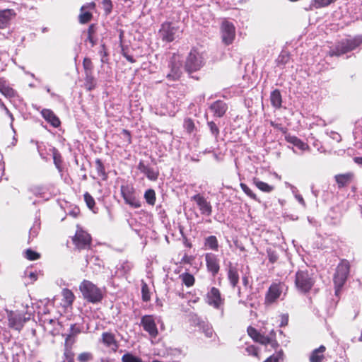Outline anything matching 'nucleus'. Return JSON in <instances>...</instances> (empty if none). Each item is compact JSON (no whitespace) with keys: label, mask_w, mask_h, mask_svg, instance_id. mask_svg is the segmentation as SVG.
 Returning <instances> with one entry per match:
<instances>
[{"label":"nucleus","mask_w":362,"mask_h":362,"mask_svg":"<svg viewBox=\"0 0 362 362\" xmlns=\"http://www.w3.org/2000/svg\"><path fill=\"white\" fill-rule=\"evenodd\" d=\"M184 127L188 133H192L195 128L193 120L189 118L185 119Z\"/></svg>","instance_id":"47"},{"label":"nucleus","mask_w":362,"mask_h":362,"mask_svg":"<svg viewBox=\"0 0 362 362\" xmlns=\"http://www.w3.org/2000/svg\"><path fill=\"white\" fill-rule=\"evenodd\" d=\"M84 69L88 71H90L93 68L92 62L89 58H85L83 62Z\"/></svg>","instance_id":"54"},{"label":"nucleus","mask_w":362,"mask_h":362,"mask_svg":"<svg viewBox=\"0 0 362 362\" xmlns=\"http://www.w3.org/2000/svg\"><path fill=\"white\" fill-rule=\"evenodd\" d=\"M42 117L49 122L52 127H59L61 122L59 119L57 117V115L54 113V112L49 109H43L41 111Z\"/></svg>","instance_id":"18"},{"label":"nucleus","mask_w":362,"mask_h":362,"mask_svg":"<svg viewBox=\"0 0 362 362\" xmlns=\"http://www.w3.org/2000/svg\"><path fill=\"white\" fill-rule=\"evenodd\" d=\"M180 279L187 287H191L194 284V277L192 274L185 272L180 275Z\"/></svg>","instance_id":"32"},{"label":"nucleus","mask_w":362,"mask_h":362,"mask_svg":"<svg viewBox=\"0 0 362 362\" xmlns=\"http://www.w3.org/2000/svg\"><path fill=\"white\" fill-rule=\"evenodd\" d=\"M30 191L35 195H41L44 193L45 188L41 185H35L30 188Z\"/></svg>","instance_id":"48"},{"label":"nucleus","mask_w":362,"mask_h":362,"mask_svg":"<svg viewBox=\"0 0 362 362\" xmlns=\"http://www.w3.org/2000/svg\"><path fill=\"white\" fill-rule=\"evenodd\" d=\"M315 281L308 271H298L296 274L295 284L298 291L306 293L314 285Z\"/></svg>","instance_id":"4"},{"label":"nucleus","mask_w":362,"mask_h":362,"mask_svg":"<svg viewBox=\"0 0 362 362\" xmlns=\"http://www.w3.org/2000/svg\"><path fill=\"white\" fill-rule=\"evenodd\" d=\"M327 134L329 136L330 138L337 142H339L341 140V135L337 132L331 131L329 133L327 132Z\"/></svg>","instance_id":"56"},{"label":"nucleus","mask_w":362,"mask_h":362,"mask_svg":"<svg viewBox=\"0 0 362 362\" xmlns=\"http://www.w3.org/2000/svg\"><path fill=\"white\" fill-rule=\"evenodd\" d=\"M242 190L251 199L257 201L258 199L255 193L247 187V185L245 183H240V185Z\"/></svg>","instance_id":"44"},{"label":"nucleus","mask_w":362,"mask_h":362,"mask_svg":"<svg viewBox=\"0 0 362 362\" xmlns=\"http://www.w3.org/2000/svg\"><path fill=\"white\" fill-rule=\"evenodd\" d=\"M8 327L13 329L20 332L25 322L28 320L25 315L18 311H7Z\"/></svg>","instance_id":"10"},{"label":"nucleus","mask_w":362,"mask_h":362,"mask_svg":"<svg viewBox=\"0 0 362 362\" xmlns=\"http://www.w3.org/2000/svg\"><path fill=\"white\" fill-rule=\"evenodd\" d=\"M73 241L78 249H87L90 245L91 237L87 232L80 229L76 231Z\"/></svg>","instance_id":"14"},{"label":"nucleus","mask_w":362,"mask_h":362,"mask_svg":"<svg viewBox=\"0 0 362 362\" xmlns=\"http://www.w3.org/2000/svg\"><path fill=\"white\" fill-rule=\"evenodd\" d=\"M191 199L196 202L201 214L209 216L212 214V206L211 203L201 194H196L191 197Z\"/></svg>","instance_id":"13"},{"label":"nucleus","mask_w":362,"mask_h":362,"mask_svg":"<svg viewBox=\"0 0 362 362\" xmlns=\"http://www.w3.org/2000/svg\"><path fill=\"white\" fill-rule=\"evenodd\" d=\"M205 261L208 272H210L213 276H215L220 269L219 259L217 255L211 252L206 253L205 255Z\"/></svg>","instance_id":"15"},{"label":"nucleus","mask_w":362,"mask_h":362,"mask_svg":"<svg viewBox=\"0 0 362 362\" xmlns=\"http://www.w3.org/2000/svg\"><path fill=\"white\" fill-rule=\"evenodd\" d=\"M286 139L288 142L293 144L295 146H296L297 148L302 151H305L309 148L307 144L304 143L296 136L290 135L286 136Z\"/></svg>","instance_id":"28"},{"label":"nucleus","mask_w":362,"mask_h":362,"mask_svg":"<svg viewBox=\"0 0 362 362\" xmlns=\"http://www.w3.org/2000/svg\"><path fill=\"white\" fill-rule=\"evenodd\" d=\"M28 277L30 279L31 281H35L37 279V274L35 272H30L28 274Z\"/></svg>","instance_id":"62"},{"label":"nucleus","mask_w":362,"mask_h":362,"mask_svg":"<svg viewBox=\"0 0 362 362\" xmlns=\"http://www.w3.org/2000/svg\"><path fill=\"white\" fill-rule=\"evenodd\" d=\"M140 325L148 333L151 338H156L158 334V330L153 315H144L141 319Z\"/></svg>","instance_id":"12"},{"label":"nucleus","mask_w":362,"mask_h":362,"mask_svg":"<svg viewBox=\"0 0 362 362\" xmlns=\"http://www.w3.org/2000/svg\"><path fill=\"white\" fill-rule=\"evenodd\" d=\"M325 351L326 347L324 345H321L319 348L314 349L310 355V362H322Z\"/></svg>","instance_id":"25"},{"label":"nucleus","mask_w":362,"mask_h":362,"mask_svg":"<svg viewBox=\"0 0 362 362\" xmlns=\"http://www.w3.org/2000/svg\"><path fill=\"white\" fill-rule=\"evenodd\" d=\"M80 14L78 16L79 22L82 24H85L88 23L91 18H92V13L86 10H81L80 11Z\"/></svg>","instance_id":"37"},{"label":"nucleus","mask_w":362,"mask_h":362,"mask_svg":"<svg viewBox=\"0 0 362 362\" xmlns=\"http://www.w3.org/2000/svg\"><path fill=\"white\" fill-rule=\"evenodd\" d=\"M220 30L223 43L226 45L232 44L235 37V27L233 23L227 20L223 21Z\"/></svg>","instance_id":"8"},{"label":"nucleus","mask_w":362,"mask_h":362,"mask_svg":"<svg viewBox=\"0 0 362 362\" xmlns=\"http://www.w3.org/2000/svg\"><path fill=\"white\" fill-rule=\"evenodd\" d=\"M83 197L87 206L90 209L93 210L95 204V199H93V197L88 192H86Z\"/></svg>","instance_id":"45"},{"label":"nucleus","mask_w":362,"mask_h":362,"mask_svg":"<svg viewBox=\"0 0 362 362\" xmlns=\"http://www.w3.org/2000/svg\"><path fill=\"white\" fill-rule=\"evenodd\" d=\"M95 168L99 176L103 177V180L107 179V175L105 173V167L100 159L95 160Z\"/></svg>","instance_id":"38"},{"label":"nucleus","mask_w":362,"mask_h":362,"mask_svg":"<svg viewBox=\"0 0 362 362\" xmlns=\"http://www.w3.org/2000/svg\"><path fill=\"white\" fill-rule=\"evenodd\" d=\"M103 8L106 14H109L112 8V4L110 0H103L102 1Z\"/></svg>","instance_id":"50"},{"label":"nucleus","mask_w":362,"mask_h":362,"mask_svg":"<svg viewBox=\"0 0 362 362\" xmlns=\"http://www.w3.org/2000/svg\"><path fill=\"white\" fill-rule=\"evenodd\" d=\"M15 15L16 13L12 9L0 10V29L6 28Z\"/></svg>","instance_id":"20"},{"label":"nucleus","mask_w":362,"mask_h":362,"mask_svg":"<svg viewBox=\"0 0 362 362\" xmlns=\"http://www.w3.org/2000/svg\"><path fill=\"white\" fill-rule=\"evenodd\" d=\"M92 29H93V25H90V28H88V36L87 37L86 41H88L91 44V46L93 47L95 44V42L92 36Z\"/></svg>","instance_id":"58"},{"label":"nucleus","mask_w":362,"mask_h":362,"mask_svg":"<svg viewBox=\"0 0 362 362\" xmlns=\"http://www.w3.org/2000/svg\"><path fill=\"white\" fill-rule=\"evenodd\" d=\"M4 110L5 111L6 114L11 118V122H13L14 118L12 113L8 110L7 107H6V109H4Z\"/></svg>","instance_id":"63"},{"label":"nucleus","mask_w":362,"mask_h":362,"mask_svg":"<svg viewBox=\"0 0 362 362\" xmlns=\"http://www.w3.org/2000/svg\"><path fill=\"white\" fill-rule=\"evenodd\" d=\"M284 360V354L281 350L277 351L276 354L272 355L264 362H282Z\"/></svg>","instance_id":"41"},{"label":"nucleus","mask_w":362,"mask_h":362,"mask_svg":"<svg viewBox=\"0 0 362 362\" xmlns=\"http://www.w3.org/2000/svg\"><path fill=\"white\" fill-rule=\"evenodd\" d=\"M120 191L127 204L134 209L141 207V202L135 196V189L132 185H122L120 187Z\"/></svg>","instance_id":"6"},{"label":"nucleus","mask_w":362,"mask_h":362,"mask_svg":"<svg viewBox=\"0 0 362 362\" xmlns=\"http://www.w3.org/2000/svg\"><path fill=\"white\" fill-rule=\"evenodd\" d=\"M354 160L356 163L362 165V157H355Z\"/></svg>","instance_id":"64"},{"label":"nucleus","mask_w":362,"mask_h":362,"mask_svg":"<svg viewBox=\"0 0 362 362\" xmlns=\"http://www.w3.org/2000/svg\"><path fill=\"white\" fill-rule=\"evenodd\" d=\"M207 125L210 129V132H211V134H212V136L215 139H217L219 135V132H220L219 129L217 127V125L212 121L208 122Z\"/></svg>","instance_id":"43"},{"label":"nucleus","mask_w":362,"mask_h":362,"mask_svg":"<svg viewBox=\"0 0 362 362\" xmlns=\"http://www.w3.org/2000/svg\"><path fill=\"white\" fill-rule=\"evenodd\" d=\"M64 358L63 362H74V354L71 351V350L66 349L64 354Z\"/></svg>","instance_id":"49"},{"label":"nucleus","mask_w":362,"mask_h":362,"mask_svg":"<svg viewBox=\"0 0 362 362\" xmlns=\"http://www.w3.org/2000/svg\"><path fill=\"white\" fill-rule=\"evenodd\" d=\"M79 289L85 299L91 303H98L103 298L101 290L91 281L83 280L79 286Z\"/></svg>","instance_id":"2"},{"label":"nucleus","mask_w":362,"mask_h":362,"mask_svg":"<svg viewBox=\"0 0 362 362\" xmlns=\"http://www.w3.org/2000/svg\"><path fill=\"white\" fill-rule=\"evenodd\" d=\"M169 72L166 74V78L170 81H175L180 78L182 74V64L178 55L174 54L168 64Z\"/></svg>","instance_id":"7"},{"label":"nucleus","mask_w":362,"mask_h":362,"mask_svg":"<svg viewBox=\"0 0 362 362\" xmlns=\"http://www.w3.org/2000/svg\"><path fill=\"white\" fill-rule=\"evenodd\" d=\"M296 199L298 201V202L303 205V206H305V202L303 198V197L300 194H295Z\"/></svg>","instance_id":"61"},{"label":"nucleus","mask_w":362,"mask_h":362,"mask_svg":"<svg viewBox=\"0 0 362 362\" xmlns=\"http://www.w3.org/2000/svg\"><path fill=\"white\" fill-rule=\"evenodd\" d=\"M282 293V286L280 284H273L270 286L265 297V303L270 305L279 299Z\"/></svg>","instance_id":"16"},{"label":"nucleus","mask_w":362,"mask_h":362,"mask_svg":"<svg viewBox=\"0 0 362 362\" xmlns=\"http://www.w3.org/2000/svg\"><path fill=\"white\" fill-rule=\"evenodd\" d=\"M197 326L199 327V329L202 331L206 337L211 338L214 334V329L210 324L206 322L201 320L199 318L196 317L194 320Z\"/></svg>","instance_id":"21"},{"label":"nucleus","mask_w":362,"mask_h":362,"mask_svg":"<svg viewBox=\"0 0 362 362\" xmlns=\"http://www.w3.org/2000/svg\"><path fill=\"white\" fill-rule=\"evenodd\" d=\"M204 64L203 54L196 49H192L189 52L185 63L187 71L191 73L199 70Z\"/></svg>","instance_id":"5"},{"label":"nucleus","mask_w":362,"mask_h":362,"mask_svg":"<svg viewBox=\"0 0 362 362\" xmlns=\"http://www.w3.org/2000/svg\"><path fill=\"white\" fill-rule=\"evenodd\" d=\"M132 268V264L129 261H124L117 267V270L122 274H127L130 272Z\"/></svg>","instance_id":"39"},{"label":"nucleus","mask_w":362,"mask_h":362,"mask_svg":"<svg viewBox=\"0 0 362 362\" xmlns=\"http://www.w3.org/2000/svg\"><path fill=\"white\" fill-rule=\"evenodd\" d=\"M62 293L66 304L67 305H71L73 303L75 298L73 292L69 289L64 288L63 289Z\"/></svg>","instance_id":"33"},{"label":"nucleus","mask_w":362,"mask_h":362,"mask_svg":"<svg viewBox=\"0 0 362 362\" xmlns=\"http://www.w3.org/2000/svg\"><path fill=\"white\" fill-rule=\"evenodd\" d=\"M122 134H124V136H125L126 139H127V141L128 142V144H130L131 143V135H130V133L128 130H126V129H123L122 130Z\"/></svg>","instance_id":"60"},{"label":"nucleus","mask_w":362,"mask_h":362,"mask_svg":"<svg viewBox=\"0 0 362 362\" xmlns=\"http://www.w3.org/2000/svg\"><path fill=\"white\" fill-rule=\"evenodd\" d=\"M99 54L101 57V62L105 63L107 61V52L105 49V45H101V50L99 52Z\"/></svg>","instance_id":"52"},{"label":"nucleus","mask_w":362,"mask_h":362,"mask_svg":"<svg viewBox=\"0 0 362 362\" xmlns=\"http://www.w3.org/2000/svg\"><path fill=\"white\" fill-rule=\"evenodd\" d=\"M0 92L7 98H12L16 95V91L3 81H0Z\"/></svg>","instance_id":"30"},{"label":"nucleus","mask_w":362,"mask_h":362,"mask_svg":"<svg viewBox=\"0 0 362 362\" xmlns=\"http://www.w3.org/2000/svg\"><path fill=\"white\" fill-rule=\"evenodd\" d=\"M209 109L214 116L222 117L228 110V105L224 101L218 100L213 103Z\"/></svg>","instance_id":"17"},{"label":"nucleus","mask_w":362,"mask_h":362,"mask_svg":"<svg viewBox=\"0 0 362 362\" xmlns=\"http://www.w3.org/2000/svg\"><path fill=\"white\" fill-rule=\"evenodd\" d=\"M95 4L94 2L88 3L83 6H81V10H86V11H91L95 8Z\"/></svg>","instance_id":"59"},{"label":"nucleus","mask_w":362,"mask_h":362,"mask_svg":"<svg viewBox=\"0 0 362 362\" xmlns=\"http://www.w3.org/2000/svg\"><path fill=\"white\" fill-rule=\"evenodd\" d=\"M270 101L272 105L276 108L279 109L282 104V98L280 91L278 89H275L272 91L270 94Z\"/></svg>","instance_id":"26"},{"label":"nucleus","mask_w":362,"mask_h":362,"mask_svg":"<svg viewBox=\"0 0 362 362\" xmlns=\"http://www.w3.org/2000/svg\"><path fill=\"white\" fill-rule=\"evenodd\" d=\"M141 296L142 300L144 302H148L151 298V295L149 292V288L146 283L142 281L141 284Z\"/></svg>","instance_id":"40"},{"label":"nucleus","mask_w":362,"mask_h":362,"mask_svg":"<svg viewBox=\"0 0 362 362\" xmlns=\"http://www.w3.org/2000/svg\"><path fill=\"white\" fill-rule=\"evenodd\" d=\"M122 54L123 57L130 63H134L136 61L132 56L129 55L126 52L123 46H122Z\"/></svg>","instance_id":"57"},{"label":"nucleus","mask_w":362,"mask_h":362,"mask_svg":"<svg viewBox=\"0 0 362 362\" xmlns=\"http://www.w3.org/2000/svg\"><path fill=\"white\" fill-rule=\"evenodd\" d=\"M102 341L107 347L116 351L118 346L115 338V335L110 332H104L102 334Z\"/></svg>","instance_id":"22"},{"label":"nucleus","mask_w":362,"mask_h":362,"mask_svg":"<svg viewBox=\"0 0 362 362\" xmlns=\"http://www.w3.org/2000/svg\"><path fill=\"white\" fill-rule=\"evenodd\" d=\"M248 334L255 340L257 339V337L259 336V333L253 327H250L247 329Z\"/></svg>","instance_id":"55"},{"label":"nucleus","mask_w":362,"mask_h":362,"mask_svg":"<svg viewBox=\"0 0 362 362\" xmlns=\"http://www.w3.org/2000/svg\"><path fill=\"white\" fill-rule=\"evenodd\" d=\"M81 332L80 327L76 324L71 325L70 327V333L67 335L65 342L68 344L71 341V338Z\"/></svg>","instance_id":"36"},{"label":"nucleus","mask_w":362,"mask_h":362,"mask_svg":"<svg viewBox=\"0 0 362 362\" xmlns=\"http://www.w3.org/2000/svg\"><path fill=\"white\" fill-rule=\"evenodd\" d=\"M228 279L232 287L235 288L237 286L239 282V274L237 268L230 263L228 270Z\"/></svg>","instance_id":"23"},{"label":"nucleus","mask_w":362,"mask_h":362,"mask_svg":"<svg viewBox=\"0 0 362 362\" xmlns=\"http://www.w3.org/2000/svg\"><path fill=\"white\" fill-rule=\"evenodd\" d=\"M256 341L265 345L267 349H268V346H270L272 349H275L279 346L277 341L272 337L264 336L260 333Z\"/></svg>","instance_id":"24"},{"label":"nucleus","mask_w":362,"mask_h":362,"mask_svg":"<svg viewBox=\"0 0 362 362\" xmlns=\"http://www.w3.org/2000/svg\"><path fill=\"white\" fill-rule=\"evenodd\" d=\"M77 359L79 362H88L93 359V355L90 352H83L78 356Z\"/></svg>","instance_id":"46"},{"label":"nucleus","mask_w":362,"mask_h":362,"mask_svg":"<svg viewBox=\"0 0 362 362\" xmlns=\"http://www.w3.org/2000/svg\"><path fill=\"white\" fill-rule=\"evenodd\" d=\"M267 255H268L269 260L271 263H274L278 259V255L274 250H267Z\"/></svg>","instance_id":"51"},{"label":"nucleus","mask_w":362,"mask_h":362,"mask_svg":"<svg viewBox=\"0 0 362 362\" xmlns=\"http://www.w3.org/2000/svg\"><path fill=\"white\" fill-rule=\"evenodd\" d=\"M337 0H313L311 2V6L315 8H320L328 6L332 3H334Z\"/></svg>","instance_id":"34"},{"label":"nucleus","mask_w":362,"mask_h":362,"mask_svg":"<svg viewBox=\"0 0 362 362\" xmlns=\"http://www.w3.org/2000/svg\"><path fill=\"white\" fill-rule=\"evenodd\" d=\"M206 300L209 305L220 310L223 315L224 298L221 297V292L218 288L215 287L211 288L206 294Z\"/></svg>","instance_id":"9"},{"label":"nucleus","mask_w":362,"mask_h":362,"mask_svg":"<svg viewBox=\"0 0 362 362\" xmlns=\"http://www.w3.org/2000/svg\"><path fill=\"white\" fill-rule=\"evenodd\" d=\"M349 269V263L346 260H342L337 267L336 272L334 276L335 293L337 295H338L339 292L344 286L348 278Z\"/></svg>","instance_id":"3"},{"label":"nucleus","mask_w":362,"mask_h":362,"mask_svg":"<svg viewBox=\"0 0 362 362\" xmlns=\"http://www.w3.org/2000/svg\"><path fill=\"white\" fill-rule=\"evenodd\" d=\"M245 351L247 353L248 355L258 356V350L257 347H255V346H248L245 349Z\"/></svg>","instance_id":"53"},{"label":"nucleus","mask_w":362,"mask_h":362,"mask_svg":"<svg viewBox=\"0 0 362 362\" xmlns=\"http://www.w3.org/2000/svg\"><path fill=\"white\" fill-rule=\"evenodd\" d=\"M204 246L210 250L217 251L218 250V243L216 236L210 235L204 239Z\"/></svg>","instance_id":"29"},{"label":"nucleus","mask_w":362,"mask_h":362,"mask_svg":"<svg viewBox=\"0 0 362 362\" xmlns=\"http://www.w3.org/2000/svg\"><path fill=\"white\" fill-rule=\"evenodd\" d=\"M138 169L144 173L148 180L155 181L158 179V172L153 168L144 164L143 161H140L138 165Z\"/></svg>","instance_id":"19"},{"label":"nucleus","mask_w":362,"mask_h":362,"mask_svg":"<svg viewBox=\"0 0 362 362\" xmlns=\"http://www.w3.org/2000/svg\"><path fill=\"white\" fill-rule=\"evenodd\" d=\"M253 183L261 191L264 192H270L274 189V187L267 183L260 181L258 178L253 179Z\"/></svg>","instance_id":"31"},{"label":"nucleus","mask_w":362,"mask_h":362,"mask_svg":"<svg viewBox=\"0 0 362 362\" xmlns=\"http://www.w3.org/2000/svg\"><path fill=\"white\" fill-rule=\"evenodd\" d=\"M24 253L25 257L28 260L33 261L40 258V254L31 249L26 250Z\"/></svg>","instance_id":"42"},{"label":"nucleus","mask_w":362,"mask_h":362,"mask_svg":"<svg viewBox=\"0 0 362 362\" xmlns=\"http://www.w3.org/2000/svg\"><path fill=\"white\" fill-rule=\"evenodd\" d=\"M144 198L149 205L153 206L156 202L155 191L152 189H147L144 193Z\"/></svg>","instance_id":"35"},{"label":"nucleus","mask_w":362,"mask_h":362,"mask_svg":"<svg viewBox=\"0 0 362 362\" xmlns=\"http://www.w3.org/2000/svg\"><path fill=\"white\" fill-rule=\"evenodd\" d=\"M352 177V173L340 174L335 176V180L338 187L341 188L349 184Z\"/></svg>","instance_id":"27"},{"label":"nucleus","mask_w":362,"mask_h":362,"mask_svg":"<svg viewBox=\"0 0 362 362\" xmlns=\"http://www.w3.org/2000/svg\"><path fill=\"white\" fill-rule=\"evenodd\" d=\"M179 31L178 27L171 23L165 22L162 24L159 33L163 41L170 42L178 36Z\"/></svg>","instance_id":"11"},{"label":"nucleus","mask_w":362,"mask_h":362,"mask_svg":"<svg viewBox=\"0 0 362 362\" xmlns=\"http://www.w3.org/2000/svg\"><path fill=\"white\" fill-rule=\"evenodd\" d=\"M362 44V35H356L353 38L343 39L338 42L334 47H331L329 51L330 57H339L349 52H351Z\"/></svg>","instance_id":"1"}]
</instances>
